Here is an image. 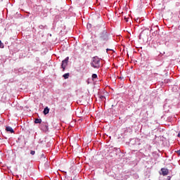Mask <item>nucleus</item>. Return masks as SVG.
Returning a JSON list of instances; mask_svg holds the SVG:
<instances>
[{"mask_svg":"<svg viewBox=\"0 0 180 180\" xmlns=\"http://www.w3.org/2000/svg\"><path fill=\"white\" fill-rule=\"evenodd\" d=\"M108 40H109V37H108V32L104 30L101 34H100L99 41H101V43H103V44H105V43H106Z\"/></svg>","mask_w":180,"mask_h":180,"instance_id":"f257e3e1","label":"nucleus"},{"mask_svg":"<svg viewBox=\"0 0 180 180\" xmlns=\"http://www.w3.org/2000/svg\"><path fill=\"white\" fill-rule=\"evenodd\" d=\"M91 66L94 68H100L101 67V59L98 56L94 57L91 61Z\"/></svg>","mask_w":180,"mask_h":180,"instance_id":"f03ea898","label":"nucleus"},{"mask_svg":"<svg viewBox=\"0 0 180 180\" xmlns=\"http://www.w3.org/2000/svg\"><path fill=\"white\" fill-rule=\"evenodd\" d=\"M70 58L67 57L64 60L62 61L61 67L63 68V71H65V67H67L68 64V60Z\"/></svg>","mask_w":180,"mask_h":180,"instance_id":"7ed1b4c3","label":"nucleus"},{"mask_svg":"<svg viewBox=\"0 0 180 180\" xmlns=\"http://www.w3.org/2000/svg\"><path fill=\"white\" fill-rule=\"evenodd\" d=\"M161 172H162V175H163V176L168 175V174L169 173V171L168 170V169H166V168H162Z\"/></svg>","mask_w":180,"mask_h":180,"instance_id":"20e7f679","label":"nucleus"},{"mask_svg":"<svg viewBox=\"0 0 180 180\" xmlns=\"http://www.w3.org/2000/svg\"><path fill=\"white\" fill-rule=\"evenodd\" d=\"M49 112H50V108H49V107L45 108L44 110V114L49 115Z\"/></svg>","mask_w":180,"mask_h":180,"instance_id":"39448f33","label":"nucleus"},{"mask_svg":"<svg viewBox=\"0 0 180 180\" xmlns=\"http://www.w3.org/2000/svg\"><path fill=\"white\" fill-rule=\"evenodd\" d=\"M6 131H10V133H14L13 129L11 127H6Z\"/></svg>","mask_w":180,"mask_h":180,"instance_id":"423d86ee","label":"nucleus"},{"mask_svg":"<svg viewBox=\"0 0 180 180\" xmlns=\"http://www.w3.org/2000/svg\"><path fill=\"white\" fill-rule=\"evenodd\" d=\"M92 45L96 47L98 46V41L96 39H93L92 40Z\"/></svg>","mask_w":180,"mask_h":180,"instance_id":"0eeeda50","label":"nucleus"},{"mask_svg":"<svg viewBox=\"0 0 180 180\" xmlns=\"http://www.w3.org/2000/svg\"><path fill=\"white\" fill-rule=\"evenodd\" d=\"M69 77H70V73H65L63 75V78L65 79H68Z\"/></svg>","mask_w":180,"mask_h":180,"instance_id":"6e6552de","label":"nucleus"},{"mask_svg":"<svg viewBox=\"0 0 180 180\" xmlns=\"http://www.w3.org/2000/svg\"><path fill=\"white\" fill-rule=\"evenodd\" d=\"M34 123H41V119L37 118L35 119Z\"/></svg>","mask_w":180,"mask_h":180,"instance_id":"1a4fd4ad","label":"nucleus"},{"mask_svg":"<svg viewBox=\"0 0 180 180\" xmlns=\"http://www.w3.org/2000/svg\"><path fill=\"white\" fill-rule=\"evenodd\" d=\"M92 78H93V79H95V78H98V75L96 74H93Z\"/></svg>","mask_w":180,"mask_h":180,"instance_id":"9d476101","label":"nucleus"},{"mask_svg":"<svg viewBox=\"0 0 180 180\" xmlns=\"http://www.w3.org/2000/svg\"><path fill=\"white\" fill-rule=\"evenodd\" d=\"M34 154H36V151H34V150H31L30 151V155H34Z\"/></svg>","mask_w":180,"mask_h":180,"instance_id":"9b49d317","label":"nucleus"},{"mask_svg":"<svg viewBox=\"0 0 180 180\" xmlns=\"http://www.w3.org/2000/svg\"><path fill=\"white\" fill-rule=\"evenodd\" d=\"M176 154H178V155H180V149L179 150L176 151Z\"/></svg>","mask_w":180,"mask_h":180,"instance_id":"f8f14e48","label":"nucleus"},{"mask_svg":"<svg viewBox=\"0 0 180 180\" xmlns=\"http://www.w3.org/2000/svg\"><path fill=\"white\" fill-rule=\"evenodd\" d=\"M0 47H1V49H4V46H2V41H0Z\"/></svg>","mask_w":180,"mask_h":180,"instance_id":"ddd939ff","label":"nucleus"},{"mask_svg":"<svg viewBox=\"0 0 180 180\" xmlns=\"http://www.w3.org/2000/svg\"><path fill=\"white\" fill-rule=\"evenodd\" d=\"M99 98H100V99H104L105 98L104 96H100Z\"/></svg>","mask_w":180,"mask_h":180,"instance_id":"4468645a","label":"nucleus"},{"mask_svg":"<svg viewBox=\"0 0 180 180\" xmlns=\"http://www.w3.org/2000/svg\"><path fill=\"white\" fill-rule=\"evenodd\" d=\"M158 33V31H155V32H153L154 34H157Z\"/></svg>","mask_w":180,"mask_h":180,"instance_id":"2eb2a0df","label":"nucleus"},{"mask_svg":"<svg viewBox=\"0 0 180 180\" xmlns=\"http://www.w3.org/2000/svg\"><path fill=\"white\" fill-rule=\"evenodd\" d=\"M124 20H126V22H128L127 18H124Z\"/></svg>","mask_w":180,"mask_h":180,"instance_id":"dca6fc26","label":"nucleus"},{"mask_svg":"<svg viewBox=\"0 0 180 180\" xmlns=\"http://www.w3.org/2000/svg\"><path fill=\"white\" fill-rule=\"evenodd\" d=\"M110 49H107V51H109Z\"/></svg>","mask_w":180,"mask_h":180,"instance_id":"f3484780","label":"nucleus"}]
</instances>
